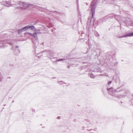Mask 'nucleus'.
Listing matches in <instances>:
<instances>
[{"mask_svg":"<svg viewBox=\"0 0 133 133\" xmlns=\"http://www.w3.org/2000/svg\"><path fill=\"white\" fill-rule=\"evenodd\" d=\"M3 5H6V2H5V1H3L1 3Z\"/></svg>","mask_w":133,"mask_h":133,"instance_id":"obj_12","label":"nucleus"},{"mask_svg":"<svg viewBox=\"0 0 133 133\" xmlns=\"http://www.w3.org/2000/svg\"><path fill=\"white\" fill-rule=\"evenodd\" d=\"M133 36V32L131 33H128L121 37V38L124 37H131Z\"/></svg>","mask_w":133,"mask_h":133,"instance_id":"obj_4","label":"nucleus"},{"mask_svg":"<svg viewBox=\"0 0 133 133\" xmlns=\"http://www.w3.org/2000/svg\"><path fill=\"white\" fill-rule=\"evenodd\" d=\"M111 81H110L109 82V83H108V84H111Z\"/></svg>","mask_w":133,"mask_h":133,"instance_id":"obj_14","label":"nucleus"},{"mask_svg":"<svg viewBox=\"0 0 133 133\" xmlns=\"http://www.w3.org/2000/svg\"><path fill=\"white\" fill-rule=\"evenodd\" d=\"M29 28L31 30H33L35 29V27L33 26H29Z\"/></svg>","mask_w":133,"mask_h":133,"instance_id":"obj_8","label":"nucleus"},{"mask_svg":"<svg viewBox=\"0 0 133 133\" xmlns=\"http://www.w3.org/2000/svg\"><path fill=\"white\" fill-rule=\"evenodd\" d=\"M63 60V59H58V61H62Z\"/></svg>","mask_w":133,"mask_h":133,"instance_id":"obj_13","label":"nucleus"},{"mask_svg":"<svg viewBox=\"0 0 133 133\" xmlns=\"http://www.w3.org/2000/svg\"><path fill=\"white\" fill-rule=\"evenodd\" d=\"M3 47V42L2 41H0V48H2Z\"/></svg>","mask_w":133,"mask_h":133,"instance_id":"obj_11","label":"nucleus"},{"mask_svg":"<svg viewBox=\"0 0 133 133\" xmlns=\"http://www.w3.org/2000/svg\"><path fill=\"white\" fill-rule=\"evenodd\" d=\"M131 25L132 26H133V23H131Z\"/></svg>","mask_w":133,"mask_h":133,"instance_id":"obj_16","label":"nucleus"},{"mask_svg":"<svg viewBox=\"0 0 133 133\" xmlns=\"http://www.w3.org/2000/svg\"><path fill=\"white\" fill-rule=\"evenodd\" d=\"M23 31H24L23 28L21 29L18 30V32L19 34H20L21 32Z\"/></svg>","mask_w":133,"mask_h":133,"instance_id":"obj_10","label":"nucleus"},{"mask_svg":"<svg viewBox=\"0 0 133 133\" xmlns=\"http://www.w3.org/2000/svg\"><path fill=\"white\" fill-rule=\"evenodd\" d=\"M19 5L17 6V8L22 9H25L27 8L26 3L24 2H20L18 4Z\"/></svg>","mask_w":133,"mask_h":133,"instance_id":"obj_2","label":"nucleus"},{"mask_svg":"<svg viewBox=\"0 0 133 133\" xmlns=\"http://www.w3.org/2000/svg\"><path fill=\"white\" fill-rule=\"evenodd\" d=\"M42 32L40 30L36 29L34 31L33 33L29 32H26L24 33L25 35H29L30 36L33 37L35 40H37L38 39V37Z\"/></svg>","mask_w":133,"mask_h":133,"instance_id":"obj_1","label":"nucleus"},{"mask_svg":"<svg viewBox=\"0 0 133 133\" xmlns=\"http://www.w3.org/2000/svg\"><path fill=\"white\" fill-rule=\"evenodd\" d=\"M108 92L110 94H111V92H113V89L112 88H110L108 89Z\"/></svg>","mask_w":133,"mask_h":133,"instance_id":"obj_9","label":"nucleus"},{"mask_svg":"<svg viewBox=\"0 0 133 133\" xmlns=\"http://www.w3.org/2000/svg\"><path fill=\"white\" fill-rule=\"evenodd\" d=\"M100 70V69L99 68H98V70L97 71V72H99V71Z\"/></svg>","mask_w":133,"mask_h":133,"instance_id":"obj_15","label":"nucleus"},{"mask_svg":"<svg viewBox=\"0 0 133 133\" xmlns=\"http://www.w3.org/2000/svg\"><path fill=\"white\" fill-rule=\"evenodd\" d=\"M27 8H30L31 6H33V4L29 3H26Z\"/></svg>","mask_w":133,"mask_h":133,"instance_id":"obj_6","label":"nucleus"},{"mask_svg":"<svg viewBox=\"0 0 133 133\" xmlns=\"http://www.w3.org/2000/svg\"><path fill=\"white\" fill-rule=\"evenodd\" d=\"M17 5V4H14L11 3V1H6V6L8 7H9L10 6H15Z\"/></svg>","mask_w":133,"mask_h":133,"instance_id":"obj_3","label":"nucleus"},{"mask_svg":"<svg viewBox=\"0 0 133 133\" xmlns=\"http://www.w3.org/2000/svg\"><path fill=\"white\" fill-rule=\"evenodd\" d=\"M95 6L94 5H91V12L92 13V16H93L94 14L95 13Z\"/></svg>","mask_w":133,"mask_h":133,"instance_id":"obj_5","label":"nucleus"},{"mask_svg":"<svg viewBox=\"0 0 133 133\" xmlns=\"http://www.w3.org/2000/svg\"><path fill=\"white\" fill-rule=\"evenodd\" d=\"M24 31L28 30L29 28V26H26L23 28Z\"/></svg>","mask_w":133,"mask_h":133,"instance_id":"obj_7","label":"nucleus"}]
</instances>
